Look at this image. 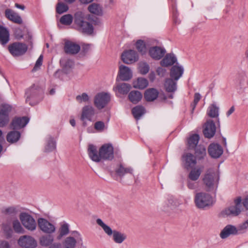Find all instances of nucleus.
<instances>
[{"mask_svg": "<svg viewBox=\"0 0 248 248\" xmlns=\"http://www.w3.org/2000/svg\"><path fill=\"white\" fill-rule=\"evenodd\" d=\"M39 228L43 232L46 234H52L56 232L55 225L44 218H39L37 220Z\"/></svg>", "mask_w": 248, "mask_h": 248, "instance_id": "9", "label": "nucleus"}, {"mask_svg": "<svg viewBox=\"0 0 248 248\" xmlns=\"http://www.w3.org/2000/svg\"><path fill=\"white\" fill-rule=\"evenodd\" d=\"M2 229L5 234L6 235L7 238L10 237L11 236L13 231L9 224L6 223L3 224Z\"/></svg>", "mask_w": 248, "mask_h": 248, "instance_id": "54", "label": "nucleus"}, {"mask_svg": "<svg viewBox=\"0 0 248 248\" xmlns=\"http://www.w3.org/2000/svg\"><path fill=\"white\" fill-rule=\"evenodd\" d=\"M138 69L141 74L145 75L149 71L150 66L147 62H140L138 64Z\"/></svg>", "mask_w": 248, "mask_h": 248, "instance_id": "44", "label": "nucleus"}, {"mask_svg": "<svg viewBox=\"0 0 248 248\" xmlns=\"http://www.w3.org/2000/svg\"><path fill=\"white\" fill-rule=\"evenodd\" d=\"M164 89L169 93H174L177 90V81L172 78H167L164 82Z\"/></svg>", "mask_w": 248, "mask_h": 248, "instance_id": "24", "label": "nucleus"}, {"mask_svg": "<svg viewBox=\"0 0 248 248\" xmlns=\"http://www.w3.org/2000/svg\"><path fill=\"white\" fill-rule=\"evenodd\" d=\"M8 49L13 56L18 57L26 53L28 46L25 44L16 42L10 44Z\"/></svg>", "mask_w": 248, "mask_h": 248, "instance_id": "6", "label": "nucleus"}, {"mask_svg": "<svg viewBox=\"0 0 248 248\" xmlns=\"http://www.w3.org/2000/svg\"><path fill=\"white\" fill-rule=\"evenodd\" d=\"M77 244V240L74 237L68 236L63 242L64 248H75Z\"/></svg>", "mask_w": 248, "mask_h": 248, "instance_id": "40", "label": "nucleus"}, {"mask_svg": "<svg viewBox=\"0 0 248 248\" xmlns=\"http://www.w3.org/2000/svg\"><path fill=\"white\" fill-rule=\"evenodd\" d=\"M42 62H43V56L40 55L36 62L35 64L32 69V71H35L38 70L42 64Z\"/></svg>", "mask_w": 248, "mask_h": 248, "instance_id": "59", "label": "nucleus"}, {"mask_svg": "<svg viewBox=\"0 0 248 248\" xmlns=\"http://www.w3.org/2000/svg\"><path fill=\"white\" fill-rule=\"evenodd\" d=\"M74 23L76 29L80 32L87 35L93 33V27L92 24L86 20L83 13L78 12L75 14Z\"/></svg>", "mask_w": 248, "mask_h": 248, "instance_id": "1", "label": "nucleus"}, {"mask_svg": "<svg viewBox=\"0 0 248 248\" xmlns=\"http://www.w3.org/2000/svg\"><path fill=\"white\" fill-rule=\"evenodd\" d=\"M157 74L160 77H163L166 72V70L162 67H158L156 70Z\"/></svg>", "mask_w": 248, "mask_h": 248, "instance_id": "61", "label": "nucleus"}, {"mask_svg": "<svg viewBox=\"0 0 248 248\" xmlns=\"http://www.w3.org/2000/svg\"><path fill=\"white\" fill-rule=\"evenodd\" d=\"M110 95L108 93H101L94 97V104L99 109L103 108L110 101Z\"/></svg>", "mask_w": 248, "mask_h": 248, "instance_id": "10", "label": "nucleus"}, {"mask_svg": "<svg viewBox=\"0 0 248 248\" xmlns=\"http://www.w3.org/2000/svg\"><path fill=\"white\" fill-rule=\"evenodd\" d=\"M68 10V6L62 2L57 3L56 7V12L60 14L66 12Z\"/></svg>", "mask_w": 248, "mask_h": 248, "instance_id": "52", "label": "nucleus"}, {"mask_svg": "<svg viewBox=\"0 0 248 248\" xmlns=\"http://www.w3.org/2000/svg\"><path fill=\"white\" fill-rule=\"evenodd\" d=\"M176 61V58L173 54H168L160 62V63L162 66L167 67L174 64Z\"/></svg>", "mask_w": 248, "mask_h": 248, "instance_id": "32", "label": "nucleus"}, {"mask_svg": "<svg viewBox=\"0 0 248 248\" xmlns=\"http://www.w3.org/2000/svg\"><path fill=\"white\" fill-rule=\"evenodd\" d=\"M88 154L89 157L92 160L95 162H99L100 161V149L99 152L97 151V147L93 144H90L88 147Z\"/></svg>", "mask_w": 248, "mask_h": 248, "instance_id": "16", "label": "nucleus"}, {"mask_svg": "<svg viewBox=\"0 0 248 248\" xmlns=\"http://www.w3.org/2000/svg\"><path fill=\"white\" fill-rule=\"evenodd\" d=\"M159 92L155 88H149L144 93V98L147 101H153L158 96Z\"/></svg>", "mask_w": 248, "mask_h": 248, "instance_id": "27", "label": "nucleus"}, {"mask_svg": "<svg viewBox=\"0 0 248 248\" xmlns=\"http://www.w3.org/2000/svg\"><path fill=\"white\" fill-rule=\"evenodd\" d=\"M89 11L95 15L102 16L103 15V9L102 6L99 3H93L88 6Z\"/></svg>", "mask_w": 248, "mask_h": 248, "instance_id": "25", "label": "nucleus"}, {"mask_svg": "<svg viewBox=\"0 0 248 248\" xmlns=\"http://www.w3.org/2000/svg\"><path fill=\"white\" fill-rule=\"evenodd\" d=\"M73 18L70 14L65 15L61 17L60 18V22L65 25H70L73 21Z\"/></svg>", "mask_w": 248, "mask_h": 248, "instance_id": "46", "label": "nucleus"}, {"mask_svg": "<svg viewBox=\"0 0 248 248\" xmlns=\"http://www.w3.org/2000/svg\"><path fill=\"white\" fill-rule=\"evenodd\" d=\"M165 50L158 46H154L149 49L150 56L155 60H159L165 54Z\"/></svg>", "mask_w": 248, "mask_h": 248, "instance_id": "22", "label": "nucleus"}, {"mask_svg": "<svg viewBox=\"0 0 248 248\" xmlns=\"http://www.w3.org/2000/svg\"><path fill=\"white\" fill-rule=\"evenodd\" d=\"M100 161L101 159L111 160L114 157L113 148L109 144L102 145L100 148Z\"/></svg>", "mask_w": 248, "mask_h": 248, "instance_id": "11", "label": "nucleus"}, {"mask_svg": "<svg viewBox=\"0 0 248 248\" xmlns=\"http://www.w3.org/2000/svg\"><path fill=\"white\" fill-rule=\"evenodd\" d=\"M19 219L22 225L28 230L33 232L36 230L37 224L31 215L26 213H22L19 216Z\"/></svg>", "mask_w": 248, "mask_h": 248, "instance_id": "7", "label": "nucleus"}, {"mask_svg": "<svg viewBox=\"0 0 248 248\" xmlns=\"http://www.w3.org/2000/svg\"><path fill=\"white\" fill-rule=\"evenodd\" d=\"M37 95L38 92L34 88H31L28 89L26 92V102L29 103L30 105H32L34 103L31 102L30 101L31 99L36 100Z\"/></svg>", "mask_w": 248, "mask_h": 248, "instance_id": "29", "label": "nucleus"}, {"mask_svg": "<svg viewBox=\"0 0 248 248\" xmlns=\"http://www.w3.org/2000/svg\"><path fill=\"white\" fill-rule=\"evenodd\" d=\"M145 113L144 108L141 106H137L132 109V113L136 119H139Z\"/></svg>", "mask_w": 248, "mask_h": 248, "instance_id": "41", "label": "nucleus"}, {"mask_svg": "<svg viewBox=\"0 0 248 248\" xmlns=\"http://www.w3.org/2000/svg\"><path fill=\"white\" fill-rule=\"evenodd\" d=\"M219 176L214 169L207 170L202 178V182L207 191H212L217 189Z\"/></svg>", "mask_w": 248, "mask_h": 248, "instance_id": "2", "label": "nucleus"}, {"mask_svg": "<svg viewBox=\"0 0 248 248\" xmlns=\"http://www.w3.org/2000/svg\"><path fill=\"white\" fill-rule=\"evenodd\" d=\"M5 15L6 18L13 22L19 24L22 23V20L21 17L13 10L7 9L5 11Z\"/></svg>", "mask_w": 248, "mask_h": 248, "instance_id": "23", "label": "nucleus"}, {"mask_svg": "<svg viewBox=\"0 0 248 248\" xmlns=\"http://www.w3.org/2000/svg\"><path fill=\"white\" fill-rule=\"evenodd\" d=\"M194 202L196 206L200 209L210 207L214 203L212 196L204 192H197L195 195Z\"/></svg>", "mask_w": 248, "mask_h": 248, "instance_id": "3", "label": "nucleus"}, {"mask_svg": "<svg viewBox=\"0 0 248 248\" xmlns=\"http://www.w3.org/2000/svg\"><path fill=\"white\" fill-rule=\"evenodd\" d=\"M181 203L179 199L173 196H169L163 203V209L165 210H173L178 208Z\"/></svg>", "mask_w": 248, "mask_h": 248, "instance_id": "13", "label": "nucleus"}, {"mask_svg": "<svg viewBox=\"0 0 248 248\" xmlns=\"http://www.w3.org/2000/svg\"><path fill=\"white\" fill-rule=\"evenodd\" d=\"M231 235H237L236 227L232 225L226 226L219 234V236L222 239H225Z\"/></svg>", "mask_w": 248, "mask_h": 248, "instance_id": "17", "label": "nucleus"}, {"mask_svg": "<svg viewBox=\"0 0 248 248\" xmlns=\"http://www.w3.org/2000/svg\"><path fill=\"white\" fill-rule=\"evenodd\" d=\"M248 229V219L243 223L239 224L236 227L237 234L245 233Z\"/></svg>", "mask_w": 248, "mask_h": 248, "instance_id": "45", "label": "nucleus"}, {"mask_svg": "<svg viewBox=\"0 0 248 248\" xmlns=\"http://www.w3.org/2000/svg\"><path fill=\"white\" fill-rule=\"evenodd\" d=\"M18 243L19 246L24 248H35L37 246V242L35 239L27 235L21 236L18 240Z\"/></svg>", "mask_w": 248, "mask_h": 248, "instance_id": "12", "label": "nucleus"}, {"mask_svg": "<svg viewBox=\"0 0 248 248\" xmlns=\"http://www.w3.org/2000/svg\"><path fill=\"white\" fill-rule=\"evenodd\" d=\"M197 157L200 159L203 158L206 155L205 148L202 145H199L195 152Z\"/></svg>", "mask_w": 248, "mask_h": 248, "instance_id": "51", "label": "nucleus"}, {"mask_svg": "<svg viewBox=\"0 0 248 248\" xmlns=\"http://www.w3.org/2000/svg\"><path fill=\"white\" fill-rule=\"evenodd\" d=\"M241 199L238 198L234 201L233 205L227 207L221 211L220 216L222 217H236L240 214L241 212Z\"/></svg>", "mask_w": 248, "mask_h": 248, "instance_id": "5", "label": "nucleus"}, {"mask_svg": "<svg viewBox=\"0 0 248 248\" xmlns=\"http://www.w3.org/2000/svg\"><path fill=\"white\" fill-rule=\"evenodd\" d=\"M64 48L66 53L75 54L79 51L80 47L79 45L75 43L68 41L65 42Z\"/></svg>", "mask_w": 248, "mask_h": 248, "instance_id": "21", "label": "nucleus"}, {"mask_svg": "<svg viewBox=\"0 0 248 248\" xmlns=\"http://www.w3.org/2000/svg\"><path fill=\"white\" fill-rule=\"evenodd\" d=\"M155 78V73L154 72H151L149 75V78L150 80L152 81H153Z\"/></svg>", "mask_w": 248, "mask_h": 248, "instance_id": "63", "label": "nucleus"}, {"mask_svg": "<svg viewBox=\"0 0 248 248\" xmlns=\"http://www.w3.org/2000/svg\"><path fill=\"white\" fill-rule=\"evenodd\" d=\"M216 127L214 122L211 120H207L203 126V134L206 138H211L215 134Z\"/></svg>", "mask_w": 248, "mask_h": 248, "instance_id": "15", "label": "nucleus"}, {"mask_svg": "<svg viewBox=\"0 0 248 248\" xmlns=\"http://www.w3.org/2000/svg\"><path fill=\"white\" fill-rule=\"evenodd\" d=\"M148 85V80L143 78H139L133 81V87L139 89H144Z\"/></svg>", "mask_w": 248, "mask_h": 248, "instance_id": "30", "label": "nucleus"}, {"mask_svg": "<svg viewBox=\"0 0 248 248\" xmlns=\"http://www.w3.org/2000/svg\"><path fill=\"white\" fill-rule=\"evenodd\" d=\"M28 122L29 119L26 117L15 118L11 124V128L13 129H19L24 127Z\"/></svg>", "mask_w": 248, "mask_h": 248, "instance_id": "19", "label": "nucleus"}, {"mask_svg": "<svg viewBox=\"0 0 248 248\" xmlns=\"http://www.w3.org/2000/svg\"><path fill=\"white\" fill-rule=\"evenodd\" d=\"M56 147V141L53 138H50L47 141L45 149L46 152H51L54 150Z\"/></svg>", "mask_w": 248, "mask_h": 248, "instance_id": "49", "label": "nucleus"}, {"mask_svg": "<svg viewBox=\"0 0 248 248\" xmlns=\"http://www.w3.org/2000/svg\"><path fill=\"white\" fill-rule=\"evenodd\" d=\"M60 64L66 70L72 68L74 66V62L72 60L65 58L60 60Z\"/></svg>", "mask_w": 248, "mask_h": 248, "instance_id": "43", "label": "nucleus"}, {"mask_svg": "<svg viewBox=\"0 0 248 248\" xmlns=\"http://www.w3.org/2000/svg\"><path fill=\"white\" fill-rule=\"evenodd\" d=\"M183 159L185 167L187 169L193 167L197 163L195 157L191 154H186L183 156Z\"/></svg>", "mask_w": 248, "mask_h": 248, "instance_id": "28", "label": "nucleus"}, {"mask_svg": "<svg viewBox=\"0 0 248 248\" xmlns=\"http://www.w3.org/2000/svg\"><path fill=\"white\" fill-rule=\"evenodd\" d=\"M121 57L123 62L126 64L134 63L139 59L138 54L133 50H129L124 52Z\"/></svg>", "mask_w": 248, "mask_h": 248, "instance_id": "14", "label": "nucleus"}, {"mask_svg": "<svg viewBox=\"0 0 248 248\" xmlns=\"http://www.w3.org/2000/svg\"><path fill=\"white\" fill-rule=\"evenodd\" d=\"M12 108L8 105H3L2 109L0 111V113H2V114H6L9 116V113L11 111Z\"/></svg>", "mask_w": 248, "mask_h": 248, "instance_id": "58", "label": "nucleus"}, {"mask_svg": "<svg viewBox=\"0 0 248 248\" xmlns=\"http://www.w3.org/2000/svg\"><path fill=\"white\" fill-rule=\"evenodd\" d=\"M202 168H194L192 169L188 175V178L192 181L198 180L202 172Z\"/></svg>", "mask_w": 248, "mask_h": 248, "instance_id": "33", "label": "nucleus"}, {"mask_svg": "<svg viewBox=\"0 0 248 248\" xmlns=\"http://www.w3.org/2000/svg\"><path fill=\"white\" fill-rule=\"evenodd\" d=\"M96 223L102 227L106 234L109 236L113 235V240L115 243L121 244L126 239V236L125 234L116 230L112 231V229L108 226L105 224L101 219H97Z\"/></svg>", "mask_w": 248, "mask_h": 248, "instance_id": "4", "label": "nucleus"}, {"mask_svg": "<svg viewBox=\"0 0 248 248\" xmlns=\"http://www.w3.org/2000/svg\"><path fill=\"white\" fill-rule=\"evenodd\" d=\"M54 241V237L51 235L42 236L39 239V242L41 246L47 247L51 245Z\"/></svg>", "mask_w": 248, "mask_h": 248, "instance_id": "37", "label": "nucleus"}, {"mask_svg": "<svg viewBox=\"0 0 248 248\" xmlns=\"http://www.w3.org/2000/svg\"><path fill=\"white\" fill-rule=\"evenodd\" d=\"M94 127L97 131H102L105 128V125L102 121H98L94 124Z\"/></svg>", "mask_w": 248, "mask_h": 248, "instance_id": "56", "label": "nucleus"}, {"mask_svg": "<svg viewBox=\"0 0 248 248\" xmlns=\"http://www.w3.org/2000/svg\"><path fill=\"white\" fill-rule=\"evenodd\" d=\"M199 136L197 134H194L190 137L188 140L189 148L190 149H194L199 142Z\"/></svg>", "mask_w": 248, "mask_h": 248, "instance_id": "42", "label": "nucleus"}, {"mask_svg": "<svg viewBox=\"0 0 248 248\" xmlns=\"http://www.w3.org/2000/svg\"><path fill=\"white\" fill-rule=\"evenodd\" d=\"M96 114L94 108L89 105L85 106L81 109L80 120L83 122V125H87L86 120L93 121V117Z\"/></svg>", "mask_w": 248, "mask_h": 248, "instance_id": "8", "label": "nucleus"}, {"mask_svg": "<svg viewBox=\"0 0 248 248\" xmlns=\"http://www.w3.org/2000/svg\"><path fill=\"white\" fill-rule=\"evenodd\" d=\"M10 246L7 241H0V248H9Z\"/></svg>", "mask_w": 248, "mask_h": 248, "instance_id": "62", "label": "nucleus"}, {"mask_svg": "<svg viewBox=\"0 0 248 248\" xmlns=\"http://www.w3.org/2000/svg\"><path fill=\"white\" fill-rule=\"evenodd\" d=\"M184 72L183 68L182 66L174 65L171 68L170 72V77L177 81L182 76Z\"/></svg>", "mask_w": 248, "mask_h": 248, "instance_id": "26", "label": "nucleus"}, {"mask_svg": "<svg viewBox=\"0 0 248 248\" xmlns=\"http://www.w3.org/2000/svg\"><path fill=\"white\" fill-rule=\"evenodd\" d=\"M208 115L210 117L215 118L218 116V108L215 105H212L209 107Z\"/></svg>", "mask_w": 248, "mask_h": 248, "instance_id": "50", "label": "nucleus"}, {"mask_svg": "<svg viewBox=\"0 0 248 248\" xmlns=\"http://www.w3.org/2000/svg\"><path fill=\"white\" fill-rule=\"evenodd\" d=\"M9 41V33L4 27L0 26V42L2 45H5Z\"/></svg>", "mask_w": 248, "mask_h": 248, "instance_id": "34", "label": "nucleus"}, {"mask_svg": "<svg viewBox=\"0 0 248 248\" xmlns=\"http://www.w3.org/2000/svg\"><path fill=\"white\" fill-rule=\"evenodd\" d=\"M201 98V95L199 93H197L194 94V101L191 105V107L192 108V111H193L195 108H196L197 103L200 100Z\"/></svg>", "mask_w": 248, "mask_h": 248, "instance_id": "57", "label": "nucleus"}, {"mask_svg": "<svg viewBox=\"0 0 248 248\" xmlns=\"http://www.w3.org/2000/svg\"><path fill=\"white\" fill-rule=\"evenodd\" d=\"M13 227L16 233H24V229L21 226L20 223L18 220H15L13 221Z\"/></svg>", "mask_w": 248, "mask_h": 248, "instance_id": "48", "label": "nucleus"}, {"mask_svg": "<svg viewBox=\"0 0 248 248\" xmlns=\"http://www.w3.org/2000/svg\"><path fill=\"white\" fill-rule=\"evenodd\" d=\"M131 88V85L126 83L119 84L116 87V89L118 91L119 93L122 94H127Z\"/></svg>", "mask_w": 248, "mask_h": 248, "instance_id": "39", "label": "nucleus"}, {"mask_svg": "<svg viewBox=\"0 0 248 248\" xmlns=\"http://www.w3.org/2000/svg\"><path fill=\"white\" fill-rule=\"evenodd\" d=\"M133 170L131 167H125L122 164H120L116 169L115 172L116 174L122 177L126 174H133Z\"/></svg>", "mask_w": 248, "mask_h": 248, "instance_id": "31", "label": "nucleus"}, {"mask_svg": "<svg viewBox=\"0 0 248 248\" xmlns=\"http://www.w3.org/2000/svg\"><path fill=\"white\" fill-rule=\"evenodd\" d=\"M119 76L121 80L127 81L131 78L132 73L129 67L121 65L119 67Z\"/></svg>", "mask_w": 248, "mask_h": 248, "instance_id": "18", "label": "nucleus"}, {"mask_svg": "<svg viewBox=\"0 0 248 248\" xmlns=\"http://www.w3.org/2000/svg\"><path fill=\"white\" fill-rule=\"evenodd\" d=\"M69 232V225L67 223H63L61 225L57 236L58 240H61L62 237L67 235Z\"/></svg>", "mask_w": 248, "mask_h": 248, "instance_id": "38", "label": "nucleus"}, {"mask_svg": "<svg viewBox=\"0 0 248 248\" xmlns=\"http://www.w3.org/2000/svg\"><path fill=\"white\" fill-rule=\"evenodd\" d=\"M136 47L138 50L142 54H144L147 51L146 44L142 40H139L137 41L136 44Z\"/></svg>", "mask_w": 248, "mask_h": 248, "instance_id": "47", "label": "nucleus"}, {"mask_svg": "<svg viewBox=\"0 0 248 248\" xmlns=\"http://www.w3.org/2000/svg\"><path fill=\"white\" fill-rule=\"evenodd\" d=\"M187 186L190 189H195L197 187L196 183L189 179L187 181Z\"/></svg>", "mask_w": 248, "mask_h": 248, "instance_id": "60", "label": "nucleus"}, {"mask_svg": "<svg viewBox=\"0 0 248 248\" xmlns=\"http://www.w3.org/2000/svg\"><path fill=\"white\" fill-rule=\"evenodd\" d=\"M9 116L0 113V127H3L9 122Z\"/></svg>", "mask_w": 248, "mask_h": 248, "instance_id": "55", "label": "nucleus"}, {"mask_svg": "<svg viewBox=\"0 0 248 248\" xmlns=\"http://www.w3.org/2000/svg\"><path fill=\"white\" fill-rule=\"evenodd\" d=\"M142 97L140 92L138 91H132L128 94V98L133 104H137L140 101Z\"/></svg>", "mask_w": 248, "mask_h": 248, "instance_id": "35", "label": "nucleus"}, {"mask_svg": "<svg viewBox=\"0 0 248 248\" xmlns=\"http://www.w3.org/2000/svg\"><path fill=\"white\" fill-rule=\"evenodd\" d=\"M76 100L79 103L87 102L89 100V97L86 93H82L81 94L76 96Z\"/></svg>", "mask_w": 248, "mask_h": 248, "instance_id": "53", "label": "nucleus"}, {"mask_svg": "<svg viewBox=\"0 0 248 248\" xmlns=\"http://www.w3.org/2000/svg\"><path fill=\"white\" fill-rule=\"evenodd\" d=\"M20 137V133L18 131H13L10 132L7 135V140L11 143L17 142Z\"/></svg>", "mask_w": 248, "mask_h": 248, "instance_id": "36", "label": "nucleus"}, {"mask_svg": "<svg viewBox=\"0 0 248 248\" xmlns=\"http://www.w3.org/2000/svg\"><path fill=\"white\" fill-rule=\"evenodd\" d=\"M209 155L213 158L219 157L223 153L222 147L218 144H211L208 148Z\"/></svg>", "mask_w": 248, "mask_h": 248, "instance_id": "20", "label": "nucleus"}, {"mask_svg": "<svg viewBox=\"0 0 248 248\" xmlns=\"http://www.w3.org/2000/svg\"><path fill=\"white\" fill-rule=\"evenodd\" d=\"M49 248H61V245L60 243H54Z\"/></svg>", "mask_w": 248, "mask_h": 248, "instance_id": "64", "label": "nucleus"}]
</instances>
